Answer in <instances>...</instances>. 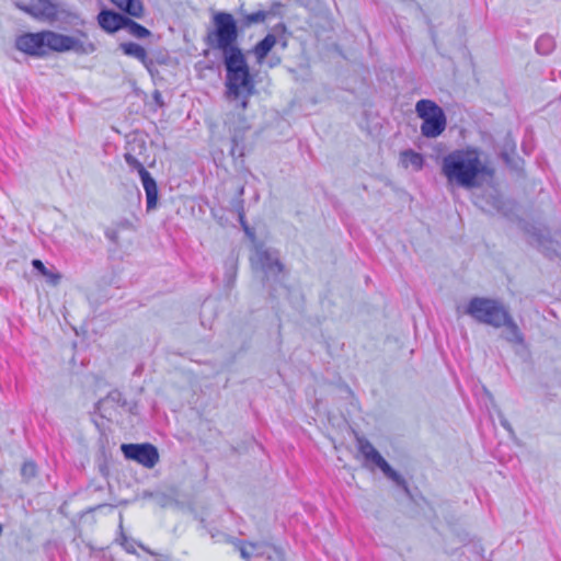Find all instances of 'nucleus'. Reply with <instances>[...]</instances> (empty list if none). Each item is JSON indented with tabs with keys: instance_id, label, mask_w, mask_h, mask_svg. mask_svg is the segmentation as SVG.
<instances>
[{
	"instance_id": "obj_1",
	"label": "nucleus",
	"mask_w": 561,
	"mask_h": 561,
	"mask_svg": "<svg viewBox=\"0 0 561 561\" xmlns=\"http://www.w3.org/2000/svg\"><path fill=\"white\" fill-rule=\"evenodd\" d=\"M440 171L448 186L467 191L491 185L495 178V169L481 160L479 148L471 146L444 156Z\"/></svg>"
},
{
	"instance_id": "obj_2",
	"label": "nucleus",
	"mask_w": 561,
	"mask_h": 561,
	"mask_svg": "<svg viewBox=\"0 0 561 561\" xmlns=\"http://www.w3.org/2000/svg\"><path fill=\"white\" fill-rule=\"evenodd\" d=\"M465 313L479 323L495 329L505 328L502 337L506 342L516 345L525 344L524 333L501 300L489 297H473L469 300Z\"/></svg>"
},
{
	"instance_id": "obj_3",
	"label": "nucleus",
	"mask_w": 561,
	"mask_h": 561,
	"mask_svg": "<svg viewBox=\"0 0 561 561\" xmlns=\"http://www.w3.org/2000/svg\"><path fill=\"white\" fill-rule=\"evenodd\" d=\"M237 20L229 12L218 11L211 16V27L204 36V43L213 50L221 54L241 49L238 38L241 32Z\"/></svg>"
},
{
	"instance_id": "obj_4",
	"label": "nucleus",
	"mask_w": 561,
	"mask_h": 561,
	"mask_svg": "<svg viewBox=\"0 0 561 561\" xmlns=\"http://www.w3.org/2000/svg\"><path fill=\"white\" fill-rule=\"evenodd\" d=\"M226 70V94L228 99H238L242 91L254 94V81L242 49L221 54Z\"/></svg>"
},
{
	"instance_id": "obj_5",
	"label": "nucleus",
	"mask_w": 561,
	"mask_h": 561,
	"mask_svg": "<svg viewBox=\"0 0 561 561\" xmlns=\"http://www.w3.org/2000/svg\"><path fill=\"white\" fill-rule=\"evenodd\" d=\"M251 262L263 273V286L268 290L270 298L275 299L278 290L285 288L283 283L284 265L279 261L277 252L262 247L256 248Z\"/></svg>"
},
{
	"instance_id": "obj_6",
	"label": "nucleus",
	"mask_w": 561,
	"mask_h": 561,
	"mask_svg": "<svg viewBox=\"0 0 561 561\" xmlns=\"http://www.w3.org/2000/svg\"><path fill=\"white\" fill-rule=\"evenodd\" d=\"M14 48L33 58H46L51 51L56 53V32H24L15 37Z\"/></svg>"
},
{
	"instance_id": "obj_7",
	"label": "nucleus",
	"mask_w": 561,
	"mask_h": 561,
	"mask_svg": "<svg viewBox=\"0 0 561 561\" xmlns=\"http://www.w3.org/2000/svg\"><path fill=\"white\" fill-rule=\"evenodd\" d=\"M415 112L423 119L421 134L426 138L438 137L446 128V115L434 101L422 99L416 102Z\"/></svg>"
},
{
	"instance_id": "obj_8",
	"label": "nucleus",
	"mask_w": 561,
	"mask_h": 561,
	"mask_svg": "<svg viewBox=\"0 0 561 561\" xmlns=\"http://www.w3.org/2000/svg\"><path fill=\"white\" fill-rule=\"evenodd\" d=\"M356 442L357 448L365 459L375 463L388 479L394 482L397 486L401 488L407 496L412 499V493L405 479L388 463L373 444L363 436H357Z\"/></svg>"
},
{
	"instance_id": "obj_9",
	"label": "nucleus",
	"mask_w": 561,
	"mask_h": 561,
	"mask_svg": "<svg viewBox=\"0 0 561 561\" xmlns=\"http://www.w3.org/2000/svg\"><path fill=\"white\" fill-rule=\"evenodd\" d=\"M14 5L42 22H55L58 19V3L55 0H18Z\"/></svg>"
},
{
	"instance_id": "obj_10",
	"label": "nucleus",
	"mask_w": 561,
	"mask_h": 561,
	"mask_svg": "<svg viewBox=\"0 0 561 561\" xmlns=\"http://www.w3.org/2000/svg\"><path fill=\"white\" fill-rule=\"evenodd\" d=\"M121 449L126 459L134 460L149 469L159 461L158 448L150 443L123 444Z\"/></svg>"
},
{
	"instance_id": "obj_11",
	"label": "nucleus",
	"mask_w": 561,
	"mask_h": 561,
	"mask_svg": "<svg viewBox=\"0 0 561 561\" xmlns=\"http://www.w3.org/2000/svg\"><path fill=\"white\" fill-rule=\"evenodd\" d=\"M286 32V24L279 22L274 25L272 33H267L260 42L253 46L251 53L255 57L257 64H262L265 60V58L277 43H280L283 48L287 46V39L284 37Z\"/></svg>"
},
{
	"instance_id": "obj_12",
	"label": "nucleus",
	"mask_w": 561,
	"mask_h": 561,
	"mask_svg": "<svg viewBox=\"0 0 561 561\" xmlns=\"http://www.w3.org/2000/svg\"><path fill=\"white\" fill-rule=\"evenodd\" d=\"M75 51L78 55H90L96 50V45L89 41H81L76 36L56 32V53Z\"/></svg>"
},
{
	"instance_id": "obj_13",
	"label": "nucleus",
	"mask_w": 561,
	"mask_h": 561,
	"mask_svg": "<svg viewBox=\"0 0 561 561\" xmlns=\"http://www.w3.org/2000/svg\"><path fill=\"white\" fill-rule=\"evenodd\" d=\"M113 403L114 405L123 408L126 412L137 415L138 414V402L137 401H128L122 391L118 389L111 390L104 398L100 399L95 409L99 411L102 417L107 416V404Z\"/></svg>"
},
{
	"instance_id": "obj_14",
	"label": "nucleus",
	"mask_w": 561,
	"mask_h": 561,
	"mask_svg": "<svg viewBox=\"0 0 561 561\" xmlns=\"http://www.w3.org/2000/svg\"><path fill=\"white\" fill-rule=\"evenodd\" d=\"M531 234L546 256L553 259L561 255V233L551 236L547 229L535 228Z\"/></svg>"
},
{
	"instance_id": "obj_15",
	"label": "nucleus",
	"mask_w": 561,
	"mask_h": 561,
	"mask_svg": "<svg viewBox=\"0 0 561 561\" xmlns=\"http://www.w3.org/2000/svg\"><path fill=\"white\" fill-rule=\"evenodd\" d=\"M147 151V144L142 138L134 137L127 141L125 147L124 160L130 171H139L145 168L144 161L140 160Z\"/></svg>"
},
{
	"instance_id": "obj_16",
	"label": "nucleus",
	"mask_w": 561,
	"mask_h": 561,
	"mask_svg": "<svg viewBox=\"0 0 561 561\" xmlns=\"http://www.w3.org/2000/svg\"><path fill=\"white\" fill-rule=\"evenodd\" d=\"M127 15L111 9H103L98 14V23L102 30L110 34H114L119 30H124Z\"/></svg>"
},
{
	"instance_id": "obj_17",
	"label": "nucleus",
	"mask_w": 561,
	"mask_h": 561,
	"mask_svg": "<svg viewBox=\"0 0 561 561\" xmlns=\"http://www.w3.org/2000/svg\"><path fill=\"white\" fill-rule=\"evenodd\" d=\"M144 190L146 192V208L147 211H151L156 209L159 197V190L156 180L151 176V174L146 170V168H141V170L137 171Z\"/></svg>"
},
{
	"instance_id": "obj_18",
	"label": "nucleus",
	"mask_w": 561,
	"mask_h": 561,
	"mask_svg": "<svg viewBox=\"0 0 561 561\" xmlns=\"http://www.w3.org/2000/svg\"><path fill=\"white\" fill-rule=\"evenodd\" d=\"M240 121V127L234 128L233 130L229 129L231 133V148H230V156L233 160H237L239 158H242L244 156V131L250 128V125L247 123L245 117L239 116Z\"/></svg>"
},
{
	"instance_id": "obj_19",
	"label": "nucleus",
	"mask_w": 561,
	"mask_h": 561,
	"mask_svg": "<svg viewBox=\"0 0 561 561\" xmlns=\"http://www.w3.org/2000/svg\"><path fill=\"white\" fill-rule=\"evenodd\" d=\"M117 9L127 16L142 19L145 5L141 0H110Z\"/></svg>"
},
{
	"instance_id": "obj_20",
	"label": "nucleus",
	"mask_w": 561,
	"mask_h": 561,
	"mask_svg": "<svg viewBox=\"0 0 561 561\" xmlns=\"http://www.w3.org/2000/svg\"><path fill=\"white\" fill-rule=\"evenodd\" d=\"M268 546L264 542H247L240 548V554L248 561L259 560L264 558Z\"/></svg>"
},
{
	"instance_id": "obj_21",
	"label": "nucleus",
	"mask_w": 561,
	"mask_h": 561,
	"mask_svg": "<svg viewBox=\"0 0 561 561\" xmlns=\"http://www.w3.org/2000/svg\"><path fill=\"white\" fill-rule=\"evenodd\" d=\"M119 49L129 57H134L140 62H146L148 58V54L146 49L134 42H125L119 44Z\"/></svg>"
},
{
	"instance_id": "obj_22",
	"label": "nucleus",
	"mask_w": 561,
	"mask_h": 561,
	"mask_svg": "<svg viewBox=\"0 0 561 561\" xmlns=\"http://www.w3.org/2000/svg\"><path fill=\"white\" fill-rule=\"evenodd\" d=\"M242 195H243V187H241L239 190V196L231 202V205H232V207L236 209V211L238 214V219H239V222H240L243 231L248 236L254 237L253 231L251 230V228L249 227V225H248V222L245 220L244 201L241 197Z\"/></svg>"
},
{
	"instance_id": "obj_23",
	"label": "nucleus",
	"mask_w": 561,
	"mask_h": 561,
	"mask_svg": "<svg viewBox=\"0 0 561 561\" xmlns=\"http://www.w3.org/2000/svg\"><path fill=\"white\" fill-rule=\"evenodd\" d=\"M242 195H243V187H241L239 190V196L231 202V205H232V207L236 209V211L238 214V219H239V222H240L243 231L248 236L254 237L253 231L251 230V228L249 227V225H248V222L245 220L244 201L241 197Z\"/></svg>"
},
{
	"instance_id": "obj_24",
	"label": "nucleus",
	"mask_w": 561,
	"mask_h": 561,
	"mask_svg": "<svg viewBox=\"0 0 561 561\" xmlns=\"http://www.w3.org/2000/svg\"><path fill=\"white\" fill-rule=\"evenodd\" d=\"M402 163L407 167L411 164L416 171H420L424 167V157L414 151L413 149H407L401 152Z\"/></svg>"
},
{
	"instance_id": "obj_25",
	"label": "nucleus",
	"mask_w": 561,
	"mask_h": 561,
	"mask_svg": "<svg viewBox=\"0 0 561 561\" xmlns=\"http://www.w3.org/2000/svg\"><path fill=\"white\" fill-rule=\"evenodd\" d=\"M535 48L539 55H550L556 49L554 37L550 34L540 35L536 41Z\"/></svg>"
},
{
	"instance_id": "obj_26",
	"label": "nucleus",
	"mask_w": 561,
	"mask_h": 561,
	"mask_svg": "<svg viewBox=\"0 0 561 561\" xmlns=\"http://www.w3.org/2000/svg\"><path fill=\"white\" fill-rule=\"evenodd\" d=\"M124 30H126L129 35L139 39L149 37L151 35V32L147 27L134 21L131 16H127Z\"/></svg>"
},
{
	"instance_id": "obj_27",
	"label": "nucleus",
	"mask_w": 561,
	"mask_h": 561,
	"mask_svg": "<svg viewBox=\"0 0 561 561\" xmlns=\"http://www.w3.org/2000/svg\"><path fill=\"white\" fill-rule=\"evenodd\" d=\"M266 21V14L262 10L252 13H244L240 19L241 30L248 28L253 24H260Z\"/></svg>"
},
{
	"instance_id": "obj_28",
	"label": "nucleus",
	"mask_w": 561,
	"mask_h": 561,
	"mask_svg": "<svg viewBox=\"0 0 561 561\" xmlns=\"http://www.w3.org/2000/svg\"><path fill=\"white\" fill-rule=\"evenodd\" d=\"M238 264L233 256L225 261V283L227 287H232L237 277Z\"/></svg>"
},
{
	"instance_id": "obj_29",
	"label": "nucleus",
	"mask_w": 561,
	"mask_h": 561,
	"mask_svg": "<svg viewBox=\"0 0 561 561\" xmlns=\"http://www.w3.org/2000/svg\"><path fill=\"white\" fill-rule=\"evenodd\" d=\"M32 266L34 270L45 276L49 283L56 285L59 282L60 275L49 271L41 260L34 259L32 261Z\"/></svg>"
},
{
	"instance_id": "obj_30",
	"label": "nucleus",
	"mask_w": 561,
	"mask_h": 561,
	"mask_svg": "<svg viewBox=\"0 0 561 561\" xmlns=\"http://www.w3.org/2000/svg\"><path fill=\"white\" fill-rule=\"evenodd\" d=\"M37 467L34 461H25L21 467V476L25 480H31L36 477Z\"/></svg>"
},
{
	"instance_id": "obj_31",
	"label": "nucleus",
	"mask_w": 561,
	"mask_h": 561,
	"mask_svg": "<svg viewBox=\"0 0 561 561\" xmlns=\"http://www.w3.org/2000/svg\"><path fill=\"white\" fill-rule=\"evenodd\" d=\"M266 561H285V556L282 549L270 545L264 556Z\"/></svg>"
},
{
	"instance_id": "obj_32",
	"label": "nucleus",
	"mask_w": 561,
	"mask_h": 561,
	"mask_svg": "<svg viewBox=\"0 0 561 561\" xmlns=\"http://www.w3.org/2000/svg\"><path fill=\"white\" fill-rule=\"evenodd\" d=\"M284 4L279 1H274L267 10H262L266 14V20L283 15Z\"/></svg>"
},
{
	"instance_id": "obj_33",
	"label": "nucleus",
	"mask_w": 561,
	"mask_h": 561,
	"mask_svg": "<svg viewBox=\"0 0 561 561\" xmlns=\"http://www.w3.org/2000/svg\"><path fill=\"white\" fill-rule=\"evenodd\" d=\"M119 232L124 230L135 231L136 226L128 218H119L118 220L112 224Z\"/></svg>"
},
{
	"instance_id": "obj_34",
	"label": "nucleus",
	"mask_w": 561,
	"mask_h": 561,
	"mask_svg": "<svg viewBox=\"0 0 561 561\" xmlns=\"http://www.w3.org/2000/svg\"><path fill=\"white\" fill-rule=\"evenodd\" d=\"M104 234L113 244L119 245V231L115 227H107Z\"/></svg>"
},
{
	"instance_id": "obj_35",
	"label": "nucleus",
	"mask_w": 561,
	"mask_h": 561,
	"mask_svg": "<svg viewBox=\"0 0 561 561\" xmlns=\"http://www.w3.org/2000/svg\"><path fill=\"white\" fill-rule=\"evenodd\" d=\"M497 417L500 421V424L510 433L511 436L514 435V430L512 424L508 422V420L505 417V415L502 413V411L497 410Z\"/></svg>"
},
{
	"instance_id": "obj_36",
	"label": "nucleus",
	"mask_w": 561,
	"mask_h": 561,
	"mask_svg": "<svg viewBox=\"0 0 561 561\" xmlns=\"http://www.w3.org/2000/svg\"><path fill=\"white\" fill-rule=\"evenodd\" d=\"M489 204L494 208V209H500L503 205V201H502V197L501 195L495 192L494 194H492L490 196V201H489Z\"/></svg>"
},
{
	"instance_id": "obj_37",
	"label": "nucleus",
	"mask_w": 561,
	"mask_h": 561,
	"mask_svg": "<svg viewBox=\"0 0 561 561\" xmlns=\"http://www.w3.org/2000/svg\"><path fill=\"white\" fill-rule=\"evenodd\" d=\"M151 77H154L158 73V69L156 67V62L152 58H147L146 62H141Z\"/></svg>"
},
{
	"instance_id": "obj_38",
	"label": "nucleus",
	"mask_w": 561,
	"mask_h": 561,
	"mask_svg": "<svg viewBox=\"0 0 561 561\" xmlns=\"http://www.w3.org/2000/svg\"><path fill=\"white\" fill-rule=\"evenodd\" d=\"M252 94H248V92L244 90L242 91L241 95L237 99V100H240V107L242 110H245L249 105V98L251 96Z\"/></svg>"
},
{
	"instance_id": "obj_39",
	"label": "nucleus",
	"mask_w": 561,
	"mask_h": 561,
	"mask_svg": "<svg viewBox=\"0 0 561 561\" xmlns=\"http://www.w3.org/2000/svg\"><path fill=\"white\" fill-rule=\"evenodd\" d=\"M119 528H121V538H122V542L121 545L125 548V550L127 552H131L134 551L133 547H128V538L126 537V535L123 533V524L122 522L119 523Z\"/></svg>"
},
{
	"instance_id": "obj_40",
	"label": "nucleus",
	"mask_w": 561,
	"mask_h": 561,
	"mask_svg": "<svg viewBox=\"0 0 561 561\" xmlns=\"http://www.w3.org/2000/svg\"><path fill=\"white\" fill-rule=\"evenodd\" d=\"M152 96H153L154 102H156L158 105H160V106H162V105H163L162 95H161V93H160L158 90H157V91H154V93H153V95H152Z\"/></svg>"
},
{
	"instance_id": "obj_41",
	"label": "nucleus",
	"mask_w": 561,
	"mask_h": 561,
	"mask_svg": "<svg viewBox=\"0 0 561 561\" xmlns=\"http://www.w3.org/2000/svg\"><path fill=\"white\" fill-rule=\"evenodd\" d=\"M153 60H154V62H157V64L164 65V64H167V61H168V57H165V56H159V57H157V58H156V59H153Z\"/></svg>"
},
{
	"instance_id": "obj_42",
	"label": "nucleus",
	"mask_w": 561,
	"mask_h": 561,
	"mask_svg": "<svg viewBox=\"0 0 561 561\" xmlns=\"http://www.w3.org/2000/svg\"><path fill=\"white\" fill-rule=\"evenodd\" d=\"M170 501V497H168L167 495H161L160 499H159V504L164 506L167 502Z\"/></svg>"
},
{
	"instance_id": "obj_43",
	"label": "nucleus",
	"mask_w": 561,
	"mask_h": 561,
	"mask_svg": "<svg viewBox=\"0 0 561 561\" xmlns=\"http://www.w3.org/2000/svg\"><path fill=\"white\" fill-rule=\"evenodd\" d=\"M473 549L476 550V552L479 554L480 559L482 560L483 556H482L481 552L483 551V549L480 546H477V545L473 546Z\"/></svg>"
},
{
	"instance_id": "obj_44",
	"label": "nucleus",
	"mask_w": 561,
	"mask_h": 561,
	"mask_svg": "<svg viewBox=\"0 0 561 561\" xmlns=\"http://www.w3.org/2000/svg\"><path fill=\"white\" fill-rule=\"evenodd\" d=\"M279 64H280V58H278V57L277 58H272L271 62H270V66L274 67V66H277Z\"/></svg>"
},
{
	"instance_id": "obj_45",
	"label": "nucleus",
	"mask_w": 561,
	"mask_h": 561,
	"mask_svg": "<svg viewBox=\"0 0 561 561\" xmlns=\"http://www.w3.org/2000/svg\"><path fill=\"white\" fill-rule=\"evenodd\" d=\"M80 35L87 38V34L83 32H80Z\"/></svg>"
}]
</instances>
